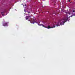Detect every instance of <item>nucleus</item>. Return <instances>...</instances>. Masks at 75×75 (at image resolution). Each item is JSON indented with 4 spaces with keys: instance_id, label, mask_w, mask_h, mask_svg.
<instances>
[{
    "instance_id": "nucleus-12",
    "label": "nucleus",
    "mask_w": 75,
    "mask_h": 75,
    "mask_svg": "<svg viewBox=\"0 0 75 75\" xmlns=\"http://www.w3.org/2000/svg\"><path fill=\"white\" fill-rule=\"evenodd\" d=\"M30 12H28V13H30Z\"/></svg>"
},
{
    "instance_id": "nucleus-6",
    "label": "nucleus",
    "mask_w": 75,
    "mask_h": 75,
    "mask_svg": "<svg viewBox=\"0 0 75 75\" xmlns=\"http://www.w3.org/2000/svg\"><path fill=\"white\" fill-rule=\"evenodd\" d=\"M38 24V25H39L41 26V25H42V24H40L39 25Z\"/></svg>"
},
{
    "instance_id": "nucleus-8",
    "label": "nucleus",
    "mask_w": 75,
    "mask_h": 75,
    "mask_svg": "<svg viewBox=\"0 0 75 75\" xmlns=\"http://www.w3.org/2000/svg\"><path fill=\"white\" fill-rule=\"evenodd\" d=\"M28 18L30 17V18L31 17V16H28Z\"/></svg>"
},
{
    "instance_id": "nucleus-14",
    "label": "nucleus",
    "mask_w": 75,
    "mask_h": 75,
    "mask_svg": "<svg viewBox=\"0 0 75 75\" xmlns=\"http://www.w3.org/2000/svg\"><path fill=\"white\" fill-rule=\"evenodd\" d=\"M25 6H26V5H25Z\"/></svg>"
},
{
    "instance_id": "nucleus-7",
    "label": "nucleus",
    "mask_w": 75,
    "mask_h": 75,
    "mask_svg": "<svg viewBox=\"0 0 75 75\" xmlns=\"http://www.w3.org/2000/svg\"><path fill=\"white\" fill-rule=\"evenodd\" d=\"M71 1V0H69L68 1H69V2H70Z\"/></svg>"
},
{
    "instance_id": "nucleus-10",
    "label": "nucleus",
    "mask_w": 75,
    "mask_h": 75,
    "mask_svg": "<svg viewBox=\"0 0 75 75\" xmlns=\"http://www.w3.org/2000/svg\"><path fill=\"white\" fill-rule=\"evenodd\" d=\"M69 15H70V14H71V13H69Z\"/></svg>"
},
{
    "instance_id": "nucleus-2",
    "label": "nucleus",
    "mask_w": 75,
    "mask_h": 75,
    "mask_svg": "<svg viewBox=\"0 0 75 75\" xmlns=\"http://www.w3.org/2000/svg\"><path fill=\"white\" fill-rule=\"evenodd\" d=\"M4 24L3 25V26H4L5 27L6 26H7V23L6 22H4L3 23Z\"/></svg>"
},
{
    "instance_id": "nucleus-13",
    "label": "nucleus",
    "mask_w": 75,
    "mask_h": 75,
    "mask_svg": "<svg viewBox=\"0 0 75 75\" xmlns=\"http://www.w3.org/2000/svg\"><path fill=\"white\" fill-rule=\"evenodd\" d=\"M32 21H33V20H31Z\"/></svg>"
},
{
    "instance_id": "nucleus-4",
    "label": "nucleus",
    "mask_w": 75,
    "mask_h": 75,
    "mask_svg": "<svg viewBox=\"0 0 75 75\" xmlns=\"http://www.w3.org/2000/svg\"><path fill=\"white\" fill-rule=\"evenodd\" d=\"M26 20H28V16H26Z\"/></svg>"
},
{
    "instance_id": "nucleus-1",
    "label": "nucleus",
    "mask_w": 75,
    "mask_h": 75,
    "mask_svg": "<svg viewBox=\"0 0 75 75\" xmlns=\"http://www.w3.org/2000/svg\"><path fill=\"white\" fill-rule=\"evenodd\" d=\"M68 18H64L62 20H60L59 22L58 23L54 22L53 24V26L52 27H51L50 26L48 25L47 27H46V28L49 29L50 28H55V27H58L59 26H60V25H64V23L68 21ZM60 23V25H59V23Z\"/></svg>"
},
{
    "instance_id": "nucleus-3",
    "label": "nucleus",
    "mask_w": 75,
    "mask_h": 75,
    "mask_svg": "<svg viewBox=\"0 0 75 75\" xmlns=\"http://www.w3.org/2000/svg\"><path fill=\"white\" fill-rule=\"evenodd\" d=\"M5 13V12H3L1 13V14H2V16H4V14Z\"/></svg>"
},
{
    "instance_id": "nucleus-9",
    "label": "nucleus",
    "mask_w": 75,
    "mask_h": 75,
    "mask_svg": "<svg viewBox=\"0 0 75 75\" xmlns=\"http://www.w3.org/2000/svg\"><path fill=\"white\" fill-rule=\"evenodd\" d=\"M28 21H30V19L28 20Z\"/></svg>"
},
{
    "instance_id": "nucleus-5",
    "label": "nucleus",
    "mask_w": 75,
    "mask_h": 75,
    "mask_svg": "<svg viewBox=\"0 0 75 75\" xmlns=\"http://www.w3.org/2000/svg\"><path fill=\"white\" fill-rule=\"evenodd\" d=\"M42 27H45V28H46V27L45 26H44V25H43V24H42Z\"/></svg>"
},
{
    "instance_id": "nucleus-11",
    "label": "nucleus",
    "mask_w": 75,
    "mask_h": 75,
    "mask_svg": "<svg viewBox=\"0 0 75 75\" xmlns=\"http://www.w3.org/2000/svg\"><path fill=\"white\" fill-rule=\"evenodd\" d=\"M72 16H71L70 17H72Z\"/></svg>"
}]
</instances>
